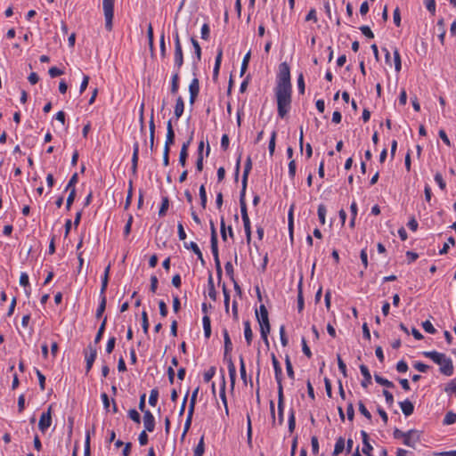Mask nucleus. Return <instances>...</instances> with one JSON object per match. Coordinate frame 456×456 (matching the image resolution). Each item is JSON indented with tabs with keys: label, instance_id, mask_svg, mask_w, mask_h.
<instances>
[{
	"label": "nucleus",
	"instance_id": "nucleus-1",
	"mask_svg": "<svg viewBox=\"0 0 456 456\" xmlns=\"http://www.w3.org/2000/svg\"><path fill=\"white\" fill-rule=\"evenodd\" d=\"M274 94L278 116L280 118H284L290 111L292 102L290 68L286 61L279 64Z\"/></svg>",
	"mask_w": 456,
	"mask_h": 456
},
{
	"label": "nucleus",
	"instance_id": "nucleus-2",
	"mask_svg": "<svg viewBox=\"0 0 456 456\" xmlns=\"http://www.w3.org/2000/svg\"><path fill=\"white\" fill-rule=\"evenodd\" d=\"M422 354L439 365V370L442 374L448 377L453 374L454 367L452 360L445 354L439 353L437 351H425L422 353Z\"/></svg>",
	"mask_w": 456,
	"mask_h": 456
},
{
	"label": "nucleus",
	"instance_id": "nucleus-3",
	"mask_svg": "<svg viewBox=\"0 0 456 456\" xmlns=\"http://www.w3.org/2000/svg\"><path fill=\"white\" fill-rule=\"evenodd\" d=\"M223 335L224 342V359L228 362V372L231 379L232 387H233L236 379V368L232 357L230 356V354L232 351V343L229 336L228 330L225 328L223 330Z\"/></svg>",
	"mask_w": 456,
	"mask_h": 456
},
{
	"label": "nucleus",
	"instance_id": "nucleus-4",
	"mask_svg": "<svg viewBox=\"0 0 456 456\" xmlns=\"http://www.w3.org/2000/svg\"><path fill=\"white\" fill-rule=\"evenodd\" d=\"M116 0H102V10L105 19V28L111 31L113 28L114 5Z\"/></svg>",
	"mask_w": 456,
	"mask_h": 456
},
{
	"label": "nucleus",
	"instance_id": "nucleus-5",
	"mask_svg": "<svg viewBox=\"0 0 456 456\" xmlns=\"http://www.w3.org/2000/svg\"><path fill=\"white\" fill-rule=\"evenodd\" d=\"M210 247H211V252H212L214 261H215L216 276L220 282L221 279H222V275H223V270H222L221 263L219 260L218 240H217V238H215V236L210 237Z\"/></svg>",
	"mask_w": 456,
	"mask_h": 456
},
{
	"label": "nucleus",
	"instance_id": "nucleus-6",
	"mask_svg": "<svg viewBox=\"0 0 456 456\" xmlns=\"http://www.w3.org/2000/svg\"><path fill=\"white\" fill-rule=\"evenodd\" d=\"M256 315L259 322L260 330H270V322L268 318V311L265 305H260L259 311H256Z\"/></svg>",
	"mask_w": 456,
	"mask_h": 456
},
{
	"label": "nucleus",
	"instance_id": "nucleus-7",
	"mask_svg": "<svg viewBox=\"0 0 456 456\" xmlns=\"http://www.w3.org/2000/svg\"><path fill=\"white\" fill-rule=\"evenodd\" d=\"M85 358H86V374L92 370L94 362L97 357V348L95 346L90 344L87 346V349L85 350Z\"/></svg>",
	"mask_w": 456,
	"mask_h": 456
},
{
	"label": "nucleus",
	"instance_id": "nucleus-8",
	"mask_svg": "<svg viewBox=\"0 0 456 456\" xmlns=\"http://www.w3.org/2000/svg\"><path fill=\"white\" fill-rule=\"evenodd\" d=\"M420 441V433L416 429H410L405 432L403 443L404 445L416 448L417 444Z\"/></svg>",
	"mask_w": 456,
	"mask_h": 456
},
{
	"label": "nucleus",
	"instance_id": "nucleus-9",
	"mask_svg": "<svg viewBox=\"0 0 456 456\" xmlns=\"http://www.w3.org/2000/svg\"><path fill=\"white\" fill-rule=\"evenodd\" d=\"M272 363L274 370L275 380L277 382V392L280 393V389L283 390L282 369L274 354H272Z\"/></svg>",
	"mask_w": 456,
	"mask_h": 456
},
{
	"label": "nucleus",
	"instance_id": "nucleus-10",
	"mask_svg": "<svg viewBox=\"0 0 456 456\" xmlns=\"http://www.w3.org/2000/svg\"><path fill=\"white\" fill-rule=\"evenodd\" d=\"M52 424V405L49 406L47 411L43 412L38 422V428L42 433L46 432Z\"/></svg>",
	"mask_w": 456,
	"mask_h": 456
},
{
	"label": "nucleus",
	"instance_id": "nucleus-11",
	"mask_svg": "<svg viewBox=\"0 0 456 456\" xmlns=\"http://www.w3.org/2000/svg\"><path fill=\"white\" fill-rule=\"evenodd\" d=\"M240 213L246 235V240L247 243L249 244L251 241V224L248 215V208H244V206H242V208H240Z\"/></svg>",
	"mask_w": 456,
	"mask_h": 456
},
{
	"label": "nucleus",
	"instance_id": "nucleus-12",
	"mask_svg": "<svg viewBox=\"0 0 456 456\" xmlns=\"http://www.w3.org/2000/svg\"><path fill=\"white\" fill-rule=\"evenodd\" d=\"M190 103L193 105L200 94V81L194 77L189 85Z\"/></svg>",
	"mask_w": 456,
	"mask_h": 456
},
{
	"label": "nucleus",
	"instance_id": "nucleus-13",
	"mask_svg": "<svg viewBox=\"0 0 456 456\" xmlns=\"http://www.w3.org/2000/svg\"><path fill=\"white\" fill-rule=\"evenodd\" d=\"M144 429L148 432H153L155 428V418L151 411L147 410L143 412Z\"/></svg>",
	"mask_w": 456,
	"mask_h": 456
},
{
	"label": "nucleus",
	"instance_id": "nucleus-14",
	"mask_svg": "<svg viewBox=\"0 0 456 456\" xmlns=\"http://www.w3.org/2000/svg\"><path fill=\"white\" fill-rule=\"evenodd\" d=\"M183 65V47H175L174 51V69L176 71H180L182 66Z\"/></svg>",
	"mask_w": 456,
	"mask_h": 456
},
{
	"label": "nucleus",
	"instance_id": "nucleus-15",
	"mask_svg": "<svg viewBox=\"0 0 456 456\" xmlns=\"http://www.w3.org/2000/svg\"><path fill=\"white\" fill-rule=\"evenodd\" d=\"M284 421V394L283 390L280 389L278 393V424L281 426Z\"/></svg>",
	"mask_w": 456,
	"mask_h": 456
},
{
	"label": "nucleus",
	"instance_id": "nucleus-16",
	"mask_svg": "<svg viewBox=\"0 0 456 456\" xmlns=\"http://www.w3.org/2000/svg\"><path fill=\"white\" fill-rule=\"evenodd\" d=\"M361 436H362V452L366 455V456H373L371 454V452L373 450V447L372 445L370 444L369 442V435L367 434L366 431L364 430H362L361 431Z\"/></svg>",
	"mask_w": 456,
	"mask_h": 456
},
{
	"label": "nucleus",
	"instance_id": "nucleus-17",
	"mask_svg": "<svg viewBox=\"0 0 456 456\" xmlns=\"http://www.w3.org/2000/svg\"><path fill=\"white\" fill-rule=\"evenodd\" d=\"M222 57H223V49L218 48L217 53L216 56V60H215L214 69H213V80L214 81H216L218 78L219 70H220L221 62H222Z\"/></svg>",
	"mask_w": 456,
	"mask_h": 456
},
{
	"label": "nucleus",
	"instance_id": "nucleus-18",
	"mask_svg": "<svg viewBox=\"0 0 456 456\" xmlns=\"http://www.w3.org/2000/svg\"><path fill=\"white\" fill-rule=\"evenodd\" d=\"M180 71L175 70L171 76L170 93L174 95L177 94L180 86Z\"/></svg>",
	"mask_w": 456,
	"mask_h": 456
},
{
	"label": "nucleus",
	"instance_id": "nucleus-19",
	"mask_svg": "<svg viewBox=\"0 0 456 456\" xmlns=\"http://www.w3.org/2000/svg\"><path fill=\"white\" fill-rule=\"evenodd\" d=\"M183 246L185 248L192 250V253H194L197 256L198 259L201 262L202 265L205 264L203 255H202L199 246L197 245V243H195L193 241L184 242Z\"/></svg>",
	"mask_w": 456,
	"mask_h": 456
},
{
	"label": "nucleus",
	"instance_id": "nucleus-20",
	"mask_svg": "<svg viewBox=\"0 0 456 456\" xmlns=\"http://www.w3.org/2000/svg\"><path fill=\"white\" fill-rule=\"evenodd\" d=\"M399 405L403 413L406 417L411 415L414 411V405L409 399H405L403 402H399Z\"/></svg>",
	"mask_w": 456,
	"mask_h": 456
},
{
	"label": "nucleus",
	"instance_id": "nucleus-21",
	"mask_svg": "<svg viewBox=\"0 0 456 456\" xmlns=\"http://www.w3.org/2000/svg\"><path fill=\"white\" fill-rule=\"evenodd\" d=\"M360 371L363 377V380L361 385L363 387H367L371 383V375L368 367L364 364L360 365Z\"/></svg>",
	"mask_w": 456,
	"mask_h": 456
},
{
	"label": "nucleus",
	"instance_id": "nucleus-22",
	"mask_svg": "<svg viewBox=\"0 0 456 456\" xmlns=\"http://www.w3.org/2000/svg\"><path fill=\"white\" fill-rule=\"evenodd\" d=\"M184 111V102L182 96H178L176 98V102L175 105L174 114L175 118L178 120Z\"/></svg>",
	"mask_w": 456,
	"mask_h": 456
},
{
	"label": "nucleus",
	"instance_id": "nucleus-23",
	"mask_svg": "<svg viewBox=\"0 0 456 456\" xmlns=\"http://www.w3.org/2000/svg\"><path fill=\"white\" fill-rule=\"evenodd\" d=\"M107 297L106 295L99 294V304L96 309L95 317L101 318L106 309Z\"/></svg>",
	"mask_w": 456,
	"mask_h": 456
},
{
	"label": "nucleus",
	"instance_id": "nucleus-24",
	"mask_svg": "<svg viewBox=\"0 0 456 456\" xmlns=\"http://www.w3.org/2000/svg\"><path fill=\"white\" fill-rule=\"evenodd\" d=\"M244 325V337L248 346H250L253 340V331L251 329L250 322L246 320L243 322Z\"/></svg>",
	"mask_w": 456,
	"mask_h": 456
},
{
	"label": "nucleus",
	"instance_id": "nucleus-25",
	"mask_svg": "<svg viewBox=\"0 0 456 456\" xmlns=\"http://www.w3.org/2000/svg\"><path fill=\"white\" fill-rule=\"evenodd\" d=\"M110 270V265H109L104 270L103 275L102 277V284H101V289H100L99 294L106 295V290H107L108 282H109Z\"/></svg>",
	"mask_w": 456,
	"mask_h": 456
},
{
	"label": "nucleus",
	"instance_id": "nucleus-26",
	"mask_svg": "<svg viewBox=\"0 0 456 456\" xmlns=\"http://www.w3.org/2000/svg\"><path fill=\"white\" fill-rule=\"evenodd\" d=\"M251 169H252V160H251L250 156H248L246 159V162L244 165L243 175H242L244 187L247 186L248 175H249Z\"/></svg>",
	"mask_w": 456,
	"mask_h": 456
},
{
	"label": "nucleus",
	"instance_id": "nucleus-27",
	"mask_svg": "<svg viewBox=\"0 0 456 456\" xmlns=\"http://www.w3.org/2000/svg\"><path fill=\"white\" fill-rule=\"evenodd\" d=\"M204 336L206 338H209L211 336V321L208 314H205L202 318Z\"/></svg>",
	"mask_w": 456,
	"mask_h": 456
},
{
	"label": "nucleus",
	"instance_id": "nucleus-28",
	"mask_svg": "<svg viewBox=\"0 0 456 456\" xmlns=\"http://www.w3.org/2000/svg\"><path fill=\"white\" fill-rule=\"evenodd\" d=\"M150 130V149L151 151L154 150V139H155V124L153 119V113L151 114V120L149 122Z\"/></svg>",
	"mask_w": 456,
	"mask_h": 456
},
{
	"label": "nucleus",
	"instance_id": "nucleus-29",
	"mask_svg": "<svg viewBox=\"0 0 456 456\" xmlns=\"http://www.w3.org/2000/svg\"><path fill=\"white\" fill-rule=\"evenodd\" d=\"M305 307V301L303 297V290H302V281H299L297 285V310L298 312H302Z\"/></svg>",
	"mask_w": 456,
	"mask_h": 456
},
{
	"label": "nucleus",
	"instance_id": "nucleus-30",
	"mask_svg": "<svg viewBox=\"0 0 456 456\" xmlns=\"http://www.w3.org/2000/svg\"><path fill=\"white\" fill-rule=\"evenodd\" d=\"M193 413H194V410L188 409V413H187V417H186L185 423H184L183 432L182 434V439L184 438V436H186L187 432L189 431V429L191 428Z\"/></svg>",
	"mask_w": 456,
	"mask_h": 456
},
{
	"label": "nucleus",
	"instance_id": "nucleus-31",
	"mask_svg": "<svg viewBox=\"0 0 456 456\" xmlns=\"http://www.w3.org/2000/svg\"><path fill=\"white\" fill-rule=\"evenodd\" d=\"M288 428L290 434L293 433L296 428V413L293 408L289 411Z\"/></svg>",
	"mask_w": 456,
	"mask_h": 456
},
{
	"label": "nucleus",
	"instance_id": "nucleus-32",
	"mask_svg": "<svg viewBox=\"0 0 456 456\" xmlns=\"http://www.w3.org/2000/svg\"><path fill=\"white\" fill-rule=\"evenodd\" d=\"M344 450H345V439L342 436H339L336 440V444H335L334 451H333L332 454H333V456H338Z\"/></svg>",
	"mask_w": 456,
	"mask_h": 456
},
{
	"label": "nucleus",
	"instance_id": "nucleus-33",
	"mask_svg": "<svg viewBox=\"0 0 456 456\" xmlns=\"http://www.w3.org/2000/svg\"><path fill=\"white\" fill-rule=\"evenodd\" d=\"M106 323H107V316H105L103 318V320H102V323H101V325L99 327V330H98V331L96 333V336H95L94 340L95 345L98 344L102 340V338L103 337V334H104V331H105Z\"/></svg>",
	"mask_w": 456,
	"mask_h": 456
},
{
	"label": "nucleus",
	"instance_id": "nucleus-34",
	"mask_svg": "<svg viewBox=\"0 0 456 456\" xmlns=\"http://www.w3.org/2000/svg\"><path fill=\"white\" fill-rule=\"evenodd\" d=\"M219 395H220V398L222 400V403L224 405L225 412H226V414H228L229 410H228V405H227V398H226V395H225V380H224V375H223V383H222V386L220 387Z\"/></svg>",
	"mask_w": 456,
	"mask_h": 456
},
{
	"label": "nucleus",
	"instance_id": "nucleus-35",
	"mask_svg": "<svg viewBox=\"0 0 456 456\" xmlns=\"http://www.w3.org/2000/svg\"><path fill=\"white\" fill-rule=\"evenodd\" d=\"M374 379H375V381L381 386H384L387 388L395 387V384L392 381H390L378 374H375Z\"/></svg>",
	"mask_w": 456,
	"mask_h": 456
},
{
	"label": "nucleus",
	"instance_id": "nucleus-36",
	"mask_svg": "<svg viewBox=\"0 0 456 456\" xmlns=\"http://www.w3.org/2000/svg\"><path fill=\"white\" fill-rule=\"evenodd\" d=\"M205 452L204 436H202L193 450V456H202Z\"/></svg>",
	"mask_w": 456,
	"mask_h": 456
},
{
	"label": "nucleus",
	"instance_id": "nucleus-37",
	"mask_svg": "<svg viewBox=\"0 0 456 456\" xmlns=\"http://www.w3.org/2000/svg\"><path fill=\"white\" fill-rule=\"evenodd\" d=\"M191 45H192V46L194 48V53H195L196 59H197V62H199L201 60V48H200V45L199 42L197 41V39L194 38V37H191Z\"/></svg>",
	"mask_w": 456,
	"mask_h": 456
},
{
	"label": "nucleus",
	"instance_id": "nucleus-38",
	"mask_svg": "<svg viewBox=\"0 0 456 456\" xmlns=\"http://www.w3.org/2000/svg\"><path fill=\"white\" fill-rule=\"evenodd\" d=\"M240 378L245 385L248 383V378H247V372H246V366L244 362L243 356H240Z\"/></svg>",
	"mask_w": 456,
	"mask_h": 456
},
{
	"label": "nucleus",
	"instance_id": "nucleus-39",
	"mask_svg": "<svg viewBox=\"0 0 456 456\" xmlns=\"http://www.w3.org/2000/svg\"><path fill=\"white\" fill-rule=\"evenodd\" d=\"M288 226L289 232V237L293 240V229H294V217H293V207L290 208L288 213Z\"/></svg>",
	"mask_w": 456,
	"mask_h": 456
},
{
	"label": "nucleus",
	"instance_id": "nucleus-40",
	"mask_svg": "<svg viewBox=\"0 0 456 456\" xmlns=\"http://www.w3.org/2000/svg\"><path fill=\"white\" fill-rule=\"evenodd\" d=\"M444 392L449 395H456V378L446 384Z\"/></svg>",
	"mask_w": 456,
	"mask_h": 456
},
{
	"label": "nucleus",
	"instance_id": "nucleus-41",
	"mask_svg": "<svg viewBox=\"0 0 456 456\" xmlns=\"http://www.w3.org/2000/svg\"><path fill=\"white\" fill-rule=\"evenodd\" d=\"M285 365H286V371L289 379H295V373L293 370V366L290 361V358L289 355L285 356Z\"/></svg>",
	"mask_w": 456,
	"mask_h": 456
},
{
	"label": "nucleus",
	"instance_id": "nucleus-42",
	"mask_svg": "<svg viewBox=\"0 0 456 456\" xmlns=\"http://www.w3.org/2000/svg\"><path fill=\"white\" fill-rule=\"evenodd\" d=\"M326 213H327L326 206L323 204H320L318 206L317 214H318L319 221L322 224H325Z\"/></svg>",
	"mask_w": 456,
	"mask_h": 456
},
{
	"label": "nucleus",
	"instance_id": "nucleus-43",
	"mask_svg": "<svg viewBox=\"0 0 456 456\" xmlns=\"http://www.w3.org/2000/svg\"><path fill=\"white\" fill-rule=\"evenodd\" d=\"M456 422V413L448 411L443 420L444 425H452Z\"/></svg>",
	"mask_w": 456,
	"mask_h": 456
},
{
	"label": "nucleus",
	"instance_id": "nucleus-44",
	"mask_svg": "<svg viewBox=\"0 0 456 456\" xmlns=\"http://www.w3.org/2000/svg\"><path fill=\"white\" fill-rule=\"evenodd\" d=\"M159 399V390L157 388H153L151 390L150 397H149V404L152 407H155Z\"/></svg>",
	"mask_w": 456,
	"mask_h": 456
},
{
	"label": "nucleus",
	"instance_id": "nucleus-45",
	"mask_svg": "<svg viewBox=\"0 0 456 456\" xmlns=\"http://www.w3.org/2000/svg\"><path fill=\"white\" fill-rule=\"evenodd\" d=\"M168 207H169V200L167 197H162V202H161V206L159 208V216H164L167 213V210L168 209Z\"/></svg>",
	"mask_w": 456,
	"mask_h": 456
},
{
	"label": "nucleus",
	"instance_id": "nucleus-46",
	"mask_svg": "<svg viewBox=\"0 0 456 456\" xmlns=\"http://www.w3.org/2000/svg\"><path fill=\"white\" fill-rule=\"evenodd\" d=\"M77 181H78V175H77V173H74L71 175L69 181L68 182V183L65 187V191H70L71 189H76L75 186H76Z\"/></svg>",
	"mask_w": 456,
	"mask_h": 456
},
{
	"label": "nucleus",
	"instance_id": "nucleus-47",
	"mask_svg": "<svg viewBox=\"0 0 456 456\" xmlns=\"http://www.w3.org/2000/svg\"><path fill=\"white\" fill-rule=\"evenodd\" d=\"M337 361H338V366L339 371L342 373L344 378H346L347 377L346 365L344 362V361L342 360L340 354H337Z\"/></svg>",
	"mask_w": 456,
	"mask_h": 456
},
{
	"label": "nucleus",
	"instance_id": "nucleus-48",
	"mask_svg": "<svg viewBox=\"0 0 456 456\" xmlns=\"http://www.w3.org/2000/svg\"><path fill=\"white\" fill-rule=\"evenodd\" d=\"M276 136H277V132H276V131H273V132H272V134H271L270 141H269V145H268V151H269V154H270L271 156H273V155L274 151H275V140H276Z\"/></svg>",
	"mask_w": 456,
	"mask_h": 456
},
{
	"label": "nucleus",
	"instance_id": "nucleus-49",
	"mask_svg": "<svg viewBox=\"0 0 456 456\" xmlns=\"http://www.w3.org/2000/svg\"><path fill=\"white\" fill-rule=\"evenodd\" d=\"M149 320H148V314L146 311H142V328L145 334H148L149 331Z\"/></svg>",
	"mask_w": 456,
	"mask_h": 456
},
{
	"label": "nucleus",
	"instance_id": "nucleus-50",
	"mask_svg": "<svg viewBox=\"0 0 456 456\" xmlns=\"http://www.w3.org/2000/svg\"><path fill=\"white\" fill-rule=\"evenodd\" d=\"M222 289H223V294H224V308H225V311L228 312L229 311V304H230V292H229L228 289L226 288L225 284H223Z\"/></svg>",
	"mask_w": 456,
	"mask_h": 456
},
{
	"label": "nucleus",
	"instance_id": "nucleus-51",
	"mask_svg": "<svg viewBox=\"0 0 456 456\" xmlns=\"http://www.w3.org/2000/svg\"><path fill=\"white\" fill-rule=\"evenodd\" d=\"M139 160V143L138 142H135L133 145V155L131 162L132 164L138 165Z\"/></svg>",
	"mask_w": 456,
	"mask_h": 456
},
{
	"label": "nucleus",
	"instance_id": "nucleus-52",
	"mask_svg": "<svg viewBox=\"0 0 456 456\" xmlns=\"http://www.w3.org/2000/svg\"><path fill=\"white\" fill-rule=\"evenodd\" d=\"M199 192H200V205H201L202 208H206L208 199H207V192H206L204 184H202L200 187Z\"/></svg>",
	"mask_w": 456,
	"mask_h": 456
},
{
	"label": "nucleus",
	"instance_id": "nucleus-53",
	"mask_svg": "<svg viewBox=\"0 0 456 456\" xmlns=\"http://www.w3.org/2000/svg\"><path fill=\"white\" fill-rule=\"evenodd\" d=\"M215 374H216V367L212 366L207 371L204 372V374H203L204 382L208 383L213 379Z\"/></svg>",
	"mask_w": 456,
	"mask_h": 456
},
{
	"label": "nucleus",
	"instance_id": "nucleus-54",
	"mask_svg": "<svg viewBox=\"0 0 456 456\" xmlns=\"http://www.w3.org/2000/svg\"><path fill=\"white\" fill-rule=\"evenodd\" d=\"M434 179L442 191H444L446 189V183L444 182L443 175L440 173L437 172L435 175Z\"/></svg>",
	"mask_w": 456,
	"mask_h": 456
},
{
	"label": "nucleus",
	"instance_id": "nucleus-55",
	"mask_svg": "<svg viewBox=\"0 0 456 456\" xmlns=\"http://www.w3.org/2000/svg\"><path fill=\"white\" fill-rule=\"evenodd\" d=\"M297 83L298 93H299L300 94H305V79H304V75H303V73H300V74L297 76Z\"/></svg>",
	"mask_w": 456,
	"mask_h": 456
},
{
	"label": "nucleus",
	"instance_id": "nucleus-56",
	"mask_svg": "<svg viewBox=\"0 0 456 456\" xmlns=\"http://www.w3.org/2000/svg\"><path fill=\"white\" fill-rule=\"evenodd\" d=\"M199 390H200V387H196L192 394H191V399H190V403H189V408L188 409H191V410H195V405H196V403H197V396H198V393H199Z\"/></svg>",
	"mask_w": 456,
	"mask_h": 456
},
{
	"label": "nucleus",
	"instance_id": "nucleus-57",
	"mask_svg": "<svg viewBox=\"0 0 456 456\" xmlns=\"http://www.w3.org/2000/svg\"><path fill=\"white\" fill-rule=\"evenodd\" d=\"M249 59H250V52L246 53V55L244 56V58L242 60V63H241V67H240V76H243L244 73L246 72L248 66Z\"/></svg>",
	"mask_w": 456,
	"mask_h": 456
},
{
	"label": "nucleus",
	"instance_id": "nucleus-58",
	"mask_svg": "<svg viewBox=\"0 0 456 456\" xmlns=\"http://www.w3.org/2000/svg\"><path fill=\"white\" fill-rule=\"evenodd\" d=\"M128 417L135 423H141V416L135 409H131L128 411Z\"/></svg>",
	"mask_w": 456,
	"mask_h": 456
},
{
	"label": "nucleus",
	"instance_id": "nucleus-59",
	"mask_svg": "<svg viewBox=\"0 0 456 456\" xmlns=\"http://www.w3.org/2000/svg\"><path fill=\"white\" fill-rule=\"evenodd\" d=\"M424 330L429 334H435L436 332V330L434 328L433 324L428 321H425L421 324Z\"/></svg>",
	"mask_w": 456,
	"mask_h": 456
},
{
	"label": "nucleus",
	"instance_id": "nucleus-60",
	"mask_svg": "<svg viewBox=\"0 0 456 456\" xmlns=\"http://www.w3.org/2000/svg\"><path fill=\"white\" fill-rule=\"evenodd\" d=\"M226 274L230 277L232 281H234V269L232 262H227L224 265Z\"/></svg>",
	"mask_w": 456,
	"mask_h": 456
},
{
	"label": "nucleus",
	"instance_id": "nucleus-61",
	"mask_svg": "<svg viewBox=\"0 0 456 456\" xmlns=\"http://www.w3.org/2000/svg\"><path fill=\"white\" fill-rule=\"evenodd\" d=\"M76 198V189H71L67 198L66 209L69 210Z\"/></svg>",
	"mask_w": 456,
	"mask_h": 456
},
{
	"label": "nucleus",
	"instance_id": "nucleus-62",
	"mask_svg": "<svg viewBox=\"0 0 456 456\" xmlns=\"http://www.w3.org/2000/svg\"><path fill=\"white\" fill-rule=\"evenodd\" d=\"M115 344H116V338L115 337L109 338L107 345H106V348H105V351L107 354H111L113 352L114 348H115Z\"/></svg>",
	"mask_w": 456,
	"mask_h": 456
},
{
	"label": "nucleus",
	"instance_id": "nucleus-63",
	"mask_svg": "<svg viewBox=\"0 0 456 456\" xmlns=\"http://www.w3.org/2000/svg\"><path fill=\"white\" fill-rule=\"evenodd\" d=\"M358 406H359V411L366 418L368 419L369 420L371 419V414L370 412L367 410V408L365 407V405L363 404V403L362 401H360L358 403Z\"/></svg>",
	"mask_w": 456,
	"mask_h": 456
},
{
	"label": "nucleus",
	"instance_id": "nucleus-64",
	"mask_svg": "<svg viewBox=\"0 0 456 456\" xmlns=\"http://www.w3.org/2000/svg\"><path fill=\"white\" fill-rule=\"evenodd\" d=\"M200 34H201V38L204 39V40H208L209 38V34H210V28H209V26L208 24L207 23H204L201 27V30H200Z\"/></svg>",
	"mask_w": 456,
	"mask_h": 456
}]
</instances>
